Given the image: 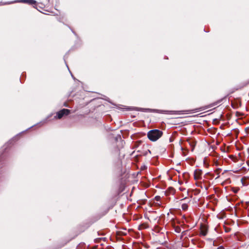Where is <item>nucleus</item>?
Here are the masks:
<instances>
[{"label":"nucleus","mask_w":249,"mask_h":249,"mask_svg":"<svg viewBox=\"0 0 249 249\" xmlns=\"http://www.w3.org/2000/svg\"><path fill=\"white\" fill-rule=\"evenodd\" d=\"M162 134L163 133L161 131L158 129H153L148 132L147 137L150 141L155 142L160 138Z\"/></svg>","instance_id":"1"},{"label":"nucleus","mask_w":249,"mask_h":249,"mask_svg":"<svg viewBox=\"0 0 249 249\" xmlns=\"http://www.w3.org/2000/svg\"><path fill=\"white\" fill-rule=\"evenodd\" d=\"M70 110L68 109H63L57 112V118L58 119H61L63 116L68 115L70 113Z\"/></svg>","instance_id":"2"},{"label":"nucleus","mask_w":249,"mask_h":249,"mask_svg":"<svg viewBox=\"0 0 249 249\" xmlns=\"http://www.w3.org/2000/svg\"><path fill=\"white\" fill-rule=\"evenodd\" d=\"M202 174V170L200 169H196L194 173V177L195 180H198L201 178Z\"/></svg>","instance_id":"3"},{"label":"nucleus","mask_w":249,"mask_h":249,"mask_svg":"<svg viewBox=\"0 0 249 249\" xmlns=\"http://www.w3.org/2000/svg\"><path fill=\"white\" fill-rule=\"evenodd\" d=\"M200 234L201 235L205 236L207 233L208 229L205 225H201L200 228Z\"/></svg>","instance_id":"4"},{"label":"nucleus","mask_w":249,"mask_h":249,"mask_svg":"<svg viewBox=\"0 0 249 249\" xmlns=\"http://www.w3.org/2000/svg\"><path fill=\"white\" fill-rule=\"evenodd\" d=\"M187 142L190 145L191 147V150L193 151L195 146H196V141L194 139H189L187 140Z\"/></svg>","instance_id":"5"},{"label":"nucleus","mask_w":249,"mask_h":249,"mask_svg":"<svg viewBox=\"0 0 249 249\" xmlns=\"http://www.w3.org/2000/svg\"><path fill=\"white\" fill-rule=\"evenodd\" d=\"M18 1L19 2L26 3L31 5L36 4V1L35 0H19Z\"/></svg>","instance_id":"6"},{"label":"nucleus","mask_w":249,"mask_h":249,"mask_svg":"<svg viewBox=\"0 0 249 249\" xmlns=\"http://www.w3.org/2000/svg\"><path fill=\"white\" fill-rule=\"evenodd\" d=\"M221 169H217L215 170V173L217 175V177L216 178V179L219 178L220 177L219 174L220 173Z\"/></svg>","instance_id":"7"},{"label":"nucleus","mask_w":249,"mask_h":249,"mask_svg":"<svg viewBox=\"0 0 249 249\" xmlns=\"http://www.w3.org/2000/svg\"><path fill=\"white\" fill-rule=\"evenodd\" d=\"M182 210L185 211L188 209V205L186 204H183L181 206Z\"/></svg>","instance_id":"8"},{"label":"nucleus","mask_w":249,"mask_h":249,"mask_svg":"<svg viewBox=\"0 0 249 249\" xmlns=\"http://www.w3.org/2000/svg\"><path fill=\"white\" fill-rule=\"evenodd\" d=\"M160 196H156L155 197V200L156 201H159L160 200Z\"/></svg>","instance_id":"9"},{"label":"nucleus","mask_w":249,"mask_h":249,"mask_svg":"<svg viewBox=\"0 0 249 249\" xmlns=\"http://www.w3.org/2000/svg\"><path fill=\"white\" fill-rule=\"evenodd\" d=\"M217 249H224V247L222 246L219 247Z\"/></svg>","instance_id":"10"},{"label":"nucleus","mask_w":249,"mask_h":249,"mask_svg":"<svg viewBox=\"0 0 249 249\" xmlns=\"http://www.w3.org/2000/svg\"><path fill=\"white\" fill-rule=\"evenodd\" d=\"M230 158H231V159H232V158H233V156H231Z\"/></svg>","instance_id":"11"}]
</instances>
